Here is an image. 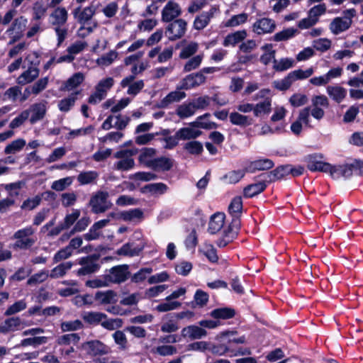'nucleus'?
<instances>
[{
  "label": "nucleus",
  "instance_id": "nucleus-1",
  "mask_svg": "<svg viewBox=\"0 0 363 363\" xmlns=\"http://www.w3.org/2000/svg\"><path fill=\"white\" fill-rule=\"evenodd\" d=\"M68 11L65 7L57 6L50 15V23L57 36V47H60L68 35Z\"/></svg>",
  "mask_w": 363,
  "mask_h": 363
},
{
  "label": "nucleus",
  "instance_id": "nucleus-2",
  "mask_svg": "<svg viewBox=\"0 0 363 363\" xmlns=\"http://www.w3.org/2000/svg\"><path fill=\"white\" fill-rule=\"evenodd\" d=\"M270 95L271 90L269 89H262L259 90L255 96H253V101L263 99L262 101L254 104L255 116L259 117L262 115H268L271 113L272 99Z\"/></svg>",
  "mask_w": 363,
  "mask_h": 363
},
{
  "label": "nucleus",
  "instance_id": "nucleus-3",
  "mask_svg": "<svg viewBox=\"0 0 363 363\" xmlns=\"http://www.w3.org/2000/svg\"><path fill=\"white\" fill-rule=\"evenodd\" d=\"M35 59L31 60V56L28 55L25 61H28V68L20 74L16 79V82L19 85H26L33 82L36 79L40 74L38 66L40 65V60L38 56L34 53Z\"/></svg>",
  "mask_w": 363,
  "mask_h": 363
},
{
  "label": "nucleus",
  "instance_id": "nucleus-4",
  "mask_svg": "<svg viewBox=\"0 0 363 363\" xmlns=\"http://www.w3.org/2000/svg\"><path fill=\"white\" fill-rule=\"evenodd\" d=\"M108 193L104 191H98L91 196L89 201V206L91 208V212L95 214H99L106 212L111 207V203L108 201Z\"/></svg>",
  "mask_w": 363,
  "mask_h": 363
},
{
  "label": "nucleus",
  "instance_id": "nucleus-5",
  "mask_svg": "<svg viewBox=\"0 0 363 363\" xmlns=\"http://www.w3.org/2000/svg\"><path fill=\"white\" fill-rule=\"evenodd\" d=\"M114 79L112 77H106L101 79L95 86L94 91L88 99V102L91 104H97L104 100L108 91L114 85Z\"/></svg>",
  "mask_w": 363,
  "mask_h": 363
},
{
  "label": "nucleus",
  "instance_id": "nucleus-6",
  "mask_svg": "<svg viewBox=\"0 0 363 363\" xmlns=\"http://www.w3.org/2000/svg\"><path fill=\"white\" fill-rule=\"evenodd\" d=\"M240 219H232L230 223L224 230L222 236L216 241L218 247H225L238 238L240 229Z\"/></svg>",
  "mask_w": 363,
  "mask_h": 363
},
{
  "label": "nucleus",
  "instance_id": "nucleus-7",
  "mask_svg": "<svg viewBox=\"0 0 363 363\" xmlns=\"http://www.w3.org/2000/svg\"><path fill=\"white\" fill-rule=\"evenodd\" d=\"M129 267L127 264L116 265L109 269L108 274H105L103 277L108 283L121 284L125 281L130 277Z\"/></svg>",
  "mask_w": 363,
  "mask_h": 363
},
{
  "label": "nucleus",
  "instance_id": "nucleus-8",
  "mask_svg": "<svg viewBox=\"0 0 363 363\" xmlns=\"http://www.w3.org/2000/svg\"><path fill=\"white\" fill-rule=\"evenodd\" d=\"M240 165H245V172L247 174H253L257 171H267L272 169L274 166V162L268 158H260L255 160H244Z\"/></svg>",
  "mask_w": 363,
  "mask_h": 363
},
{
  "label": "nucleus",
  "instance_id": "nucleus-9",
  "mask_svg": "<svg viewBox=\"0 0 363 363\" xmlns=\"http://www.w3.org/2000/svg\"><path fill=\"white\" fill-rule=\"evenodd\" d=\"M324 156L321 153H313L306 155L303 161L306 164L307 169L312 172H323L328 162L322 161Z\"/></svg>",
  "mask_w": 363,
  "mask_h": 363
},
{
  "label": "nucleus",
  "instance_id": "nucleus-10",
  "mask_svg": "<svg viewBox=\"0 0 363 363\" xmlns=\"http://www.w3.org/2000/svg\"><path fill=\"white\" fill-rule=\"evenodd\" d=\"M27 23L28 20L23 16H21L14 19L11 25L6 31V33L9 35H12V39L9 42V44H12L21 38L22 32L26 27Z\"/></svg>",
  "mask_w": 363,
  "mask_h": 363
},
{
  "label": "nucleus",
  "instance_id": "nucleus-11",
  "mask_svg": "<svg viewBox=\"0 0 363 363\" xmlns=\"http://www.w3.org/2000/svg\"><path fill=\"white\" fill-rule=\"evenodd\" d=\"M82 347L87 354L91 357L106 354L109 352L108 347L98 340L85 342L82 344Z\"/></svg>",
  "mask_w": 363,
  "mask_h": 363
},
{
  "label": "nucleus",
  "instance_id": "nucleus-12",
  "mask_svg": "<svg viewBox=\"0 0 363 363\" xmlns=\"http://www.w3.org/2000/svg\"><path fill=\"white\" fill-rule=\"evenodd\" d=\"M187 23L182 18L176 19L170 23L167 28L169 40L174 41L181 38L186 33Z\"/></svg>",
  "mask_w": 363,
  "mask_h": 363
},
{
  "label": "nucleus",
  "instance_id": "nucleus-13",
  "mask_svg": "<svg viewBox=\"0 0 363 363\" xmlns=\"http://www.w3.org/2000/svg\"><path fill=\"white\" fill-rule=\"evenodd\" d=\"M206 77L199 72L193 73L185 77L177 86L178 89H191L199 86L206 82Z\"/></svg>",
  "mask_w": 363,
  "mask_h": 363
},
{
  "label": "nucleus",
  "instance_id": "nucleus-14",
  "mask_svg": "<svg viewBox=\"0 0 363 363\" xmlns=\"http://www.w3.org/2000/svg\"><path fill=\"white\" fill-rule=\"evenodd\" d=\"M259 178L258 176L255 177V179ZM260 181L257 182L247 185L243 189V196L246 199H250L257 196L265 191L267 187L268 182L266 181V177H259Z\"/></svg>",
  "mask_w": 363,
  "mask_h": 363
},
{
  "label": "nucleus",
  "instance_id": "nucleus-15",
  "mask_svg": "<svg viewBox=\"0 0 363 363\" xmlns=\"http://www.w3.org/2000/svg\"><path fill=\"white\" fill-rule=\"evenodd\" d=\"M182 14L179 4L172 0L169 1L162 11V20L171 22Z\"/></svg>",
  "mask_w": 363,
  "mask_h": 363
},
{
  "label": "nucleus",
  "instance_id": "nucleus-16",
  "mask_svg": "<svg viewBox=\"0 0 363 363\" xmlns=\"http://www.w3.org/2000/svg\"><path fill=\"white\" fill-rule=\"evenodd\" d=\"M218 11L219 9L217 7L211 6L208 11L202 12L195 18L193 24L194 28L197 30L205 28Z\"/></svg>",
  "mask_w": 363,
  "mask_h": 363
},
{
  "label": "nucleus",
  "instance_id": "nucleus-17",
  "mask_svg": "<svg viewBox=\"0 0 363 363\" xmlns=\"http://www.w3.org/2000/svg\"><path fill=\"white\" fill-rule=\"evenodd\" d=\"M289 164H281L272 171L258 175V177H266V181H267L268 183H273L289 175Z\"/></svg>",
  "mask_w": 363,
  "mask_h": 363
},
{
  "label": "nucleus",
  "instance_id": "nucleus-18",
  "mask_svg": "<svg viewBox=\"0 0 363 363\" xmlns=\"http://www.w3.org/2000/svg\"><path fill=\"white\" fill-rule=\"evenodd\" d=\"M276 28L275 21L271 18H262L256 21L252 25V31L257 35L272 33Z\"/></svg>",
  "mask_w": 363,
  "mask_h": 363
},
{
  "label": "nucleus",
  "instance_id": "nucleus-19",
  "mask_svg": "<svg viewBox=\"0 0 363 363\" xmlns=\"http://www.w3.org/2000/svg\"><path fill=\"white\" fill-rule=\"evenodd\" d=\"M174 165V160L171 158L162 156L154 158L152 161L147 162V167L155 172L169 171Z\"/></svg>",
  "mask_w": 363,
  "mask_h": 363
},
{
  "label": "nucleus",
  "instance_id": "nucleus-20",
  "mask_svg": "<svg viewBox=\"0 0 363 363\" xmlns=\"http://www.w3.org/2000/svg\"><path fill=\"white\" fill-rule=\"evenodd\" d=\"M95 13V8L93 6H89L83 9H81L80 7L75 9L73 11V16L79 24L85 26L91 20Z\"/></svg>",
  "mask_w": 363,
  "mask_h": 363
},
{
  "label": "nucleus",
  "instance_id": "nucleus-21",
  "mask_svg": "<svg viewBox=\"0 0 363 363\" xmlns=\"http://www.w3.org/2000/svg\"><path fill=\"white\" fill-rule=\"evenodd\" d=\"M206 335L207 331L204 328L195 325L184 327L181 331L182 337L189 338L191 340L201 339Z\"/></svg>",
  "mask_w": 363,
  "mask_h": 363
},
{
  "label": "nucleus",
  "instance_id": "nucleus-22",
  "mask_svg": "<svg viewBox=\"0 0 363 363\" xmlns=\"http://www.w3.org/2000/svg\"><path fill=\"white\" fill-rule=\"evenodd\" d=\"M109 222V218L102 219L95 222L89 228V232L83 235L84 239L86 241L99 239L101 235V230L106 226Z\"/></svg>",
  "mask_w": 363,
  "mask_h": 363
},
{
  "label": "nucleus",
  "instance_id": "nucleus-23",
  "mask_svg": "<svg viewBox=\"0 0 363 363\" xmlns=\"http://www.w3.org/2000/svg\"><path fill=\"white\" fill-rule=\"evenodd\" d=\"M47 101H42L30 106V110L28 111L30 113V121L31 123H35L44 118L47 111Z\"/></svg>",
  "mask_w": 363,
  "mask_h": 363
},
{
  "label": "nucleus",
  "instance_id": "nucleus-24",
  "mask_svg": "<svg viewBox=\"0 0 363 363\" xmlns=\"http://www.w3.org/2000/svg\"><path fill=\"white\" fill-rule=\"evenodd\" d=\"M247 36V33L245 30L229 33L224 38L223 45L225 47H235L238 44H241Z\"/></svg>",
  "mask_w": 363,
  "mask_h": 363
},
{
  "label": "nucleus",
  "instance_id": "nucleus-25",
  "mask_svg": "<svg viewBox=\"0 0 363 363\" xmlns=\"http://www.w3.org/2000/svg\"><path fill=\"white\" fill-rule=\"evenodd\" d=\"M225 218L223 213L217 212L213 214L210 218L208 232L212 235L219 232L224 225Z\"/></svg>",
  "mask_w": 363,
  "mask_h": 363
},
{
  "label": "nucleus",
  "instance_id": "nucleus-26",
  "mask_svg": "<svg viewBox=\"0 0 363 363\" xmlns=\"http://www.w3.org/2000/svg\"><path fill=\"white\" fill-rule=\"evenodd\" d=\"M324 173H328L334 179H337L340 177L348 178V169H346L345 164L333 165L328 162Z\"/></svg>",
  "mask_w": 363,
  "mask_h": 363
},
{
  "label": "nucleus",
  "instance_id": "nucleus-27",
  "mask_svg": "<svg viewBox=\"0 0 363 363\" xmlns=\"http://www.w3.org/2000/svg\"><path fill=\"white\" fill-rule=\"evenodd\" d=\"M78 264L82 267L77 271L78 276H85L96 272L99 270L101 265L99 263H94L90 260L82 262V257L78 259Z\"/></svg>",
  "mask_w": 363,
  "mask_h": 363
},
{
  "label": "nucleus",
  "instance_id": "nucleus-28",
  "mask_svg": "<svg viewBox=\"0 0 363 363\" xmlns=\"http://www.w3.org/2000/svg\"><path fill=\"white\" fill-rule=\"evenodd\" d=\"M241 169L232 170L227 172L221 177V180L228 184H235L238 183L247 174L245 172V165H240Z\"/></svg>",
  "mask_w": 363,
  "mask_h": 363
},
{
  "label": "nucleus",
  "instance_id": "nucleus-29",
  "mask_svg": "<svg viewBox=\"0 0 363 363\" xmlns=\"http://www.w3.org/2000/svg\"><path fill=\"white\" fill-rule=\"evenodd\" d=\"M326 91L328 96L336 103H341L347 96V90L340 85L328 86Z\"/></svg>",
  "mask_w": 363,
  "mask_h": 363
},
{
  "label": "nucleus",
  "instance_id": "nucleus-30",
  "mask_svg": "<svg viewBox=\"0 0 363 363\" xmlns=\"http://www.w3.org/2000/svg\"><path fill=\"white\" fill-rule=\"evenodd\" d=\"M235 310L230 307L217 308L211 311L210 315L218 320H228L235 317Z\"/></svg>",
  "mask_w": 363,
  "mask_h": 363
},
{
  "label": "nucleus",
  "instance_id": "nucleus-31",
  "mask_svg": "<svg viewBox=\"0 0 363 363\" xmlns=\"http://www.w3.org/2000/svg\"><path fill=\"white\" fill-rule=\"evenodd\" d=\"M180 90L181 89H177V90L169 93L162 100H161L159 106L160 108H167L169 104L174 102H179L184 99L186 96V93L181 91Z\"/></svg>",
  "mask_w": 363,
  "mask_h": 363
},
{
  "label": "nucleus",
  "instance_id": "nucleus-32",
  "mask_svg": "<svg viewBox=\"0 0 363 363\" xmlns=\"http://www.w3.org/2000/svg\"><path fill=\"white\" fill-rule=\"evenodd\" d=\"M209 300V295L201 289H197L194 296V301H191L186 304L191 308H196L197 306L203 308L205 306Z\"/></svg>",
  "mask_w": 363,
  "mask_h": 363
},
{
  "label": "nucleus",
  "instance_id": "nucleus-33",
  "mask_svg": "<svg viewBox=\"0 0 363 363\" xmlns=\"http://www.w3.org/2000/svg\"><path fill=\"white\" fill-rule=\"evenodd\" d=\"M230 121L233 124L242 127H247L252 125L254 120L252 117L242 115L240 113L232 112L229 116Z\"/></svg>",
  "mask_w": 363,
  "mask_h": 363
},
{
  "label": "nucleus",
  "instance_id": "nucleus-34",
  "mask_svg": "<svg viewBox=\"0 0 363 363\" xmlns=\"http://www.w3.org/2000/svg\"><path fill=\"white\" fill-rule=\"evenodd\" d=\"M351 27L346 21L341 17L334 18L329 25L330 32L334 35H339L347 30Z\"/></svg>",
  "mask_w": 363,
  "mask_h": 363
},
{
  "label": "nucleus",
  "instance_id": "nucleus-35",
  "mask_svg": "<svg viewBox=\"0 0 363 363\" xmlns=\"http://www.w3.org/2000/svg\"><path fill=\"white\" fill-rule=\"evenodd\" d=\"M242 200L240 196H235L230 201L228 206V212L232 216V219H240L242 212Z\"/></svg>",
  "mask_w": 363,
  "mask_h": 363
},
{
  "label": "nucleus",
  "instance_id": "nucleus-36",
  "mask_svg": "<svg viewBox=\"0 0 363 363\" xmlns=\"http://www.w3.org/2000/svg\"><path fill=\"white\" fill-rule=\"evenodd\" d=\"M48 7L43 1L35 2L32 7V21H42L47 13Z\"/></svg>",
  "mask_w": 363,
  "mask_h": 363
},
{
  "label": "nucleus",
  "instance_id": "nucleus-37",
  "mask_svg": "<svg viewBox=\"0 0 363 363\" xmlns=\"http://www.w3.org/2000/svg\"><path fill=\"white\" fill-rule=\"evenodd\" d=\"M345 167L348 169L347 177H351L353 174L356 176L363 175V160L354 159L351 163H345Z\"/></svg>",
  "mask_w": 363,
  "mask_h": 363
},
{
  "label": "nucleus",
  "instance_id": "nucleus-38",
  "mask_svg": "<svg viewBox=\"0 0 363 363\" xmlns=\"http://www.w3.org/2000/svg\"><path fill=\"white\" fill-rule=\"evenodd\" d=\"M131 246L132 244L130 242L124 244L121 248L117 250L116 254L120 256H128L132 257L140 255V252L143 250V246L136 247L134 248H131Z\"/></svg>",
  "mask_w": 363,
  "mask_h": 363
},
{
  "label": "nucleus",
  "instance_id": "nucleus-39",
  "mask_svg": "<svg viewBox=\"0 0 363 363\" xmlns=\"http://www.w3.org/2000/svg\"><path fill=\"white\" fill-rule=\"evenodd\" d=\"M238 332L236 330H225L220 334V338L223 339L228 337L226 342L228 345H230V351H233L231 348L233 347V344H243L246 342V338L245 335L240 336L239 337H231V336L236 335Z\"/></svg>",
  "mask_w": 363,
  "mask_h": 363
},
{
  "label": "nucleus",
  "instance_id": "nucleus-40",
  "mask_svg": "<svg viewBox=\"0 0 363 363\" xmlns=\"http://www.w3.org/2000/svg\"><path fill=\"white\" fill-rule=\"evenodd\" d=\"M80 93V91H76L74 93L71 94L68 97L65 98L60 100L58 102V108L62 112H67L69 111L74 105L75 101L77 100V96Z\"/></svg>",
  "mask_w": 363,
  "mask_h": 363
},
{
  "label": "nucleus",
  "instance_id": "nucleus-41",
  "mask_svg": "<svg viewBox=\"0 0 363 363\" xmlns=\"http://www.w3.org/2000/svg\"><path fill=\"white\" fill-rule=\"evenodd\" d=\"M83 320L90 325H99L104 319H106V314L101 312L90 311L83 315Z\"/></svg>",
  "mask_w": 363,
  "mask_h": 363
},
{
  "label": "nucleus",
  "instance_id": "nucleus-42",
  "mask_svg": "<svg viewBox=\"0 0 363 363\" xmlns=\"http://www.w3.org/2000/svg\"><path fill=\"white\" fill-rule=\"evenodd\" d=\"M48 337L45 336L33 337L23 339L21 342L15 346V348L21 347L33 346L34 347L47 342Z\"/></svg>",
  "mask_w": 363,
  "mask_h": 363
},
{
  "label": "nucleus",
  "instance_id": "nucleus-43",
  "mask_svg": "<svg viewBox=\"0 0 363 363\" xmlns=\"http://www.w3.org/2000/svg\"><path fill=\"white\" fill-rule=\"evenodd\" d=\"M84 79L83 74L80 72L75 73L66 81L63 89L69 91L79 86Z\"/></svg>",
  "mask_w": 363,
  "mask_h": 363
},
{
  "label": "nucleus",
  "instance_id": "nucleus-44",
  "mask_svg": "<svg viewBox=\"0 0 363 363\" xmlns=\"http://www.w3.org/2000/svg\"><path fill=\"white\" fill-rule=\"evenodd\" d=\"M116 296V294L113 290H108L106 291H99L95 294L94 299L100 301L101 304H108L113 302Z\"/></svg>",
  "mask_w": 363,
  "mask_h": 363
},
{
  "label": "nucleus",
  "instance_id": "nucleus-45",
  "mask_svg": "<svg viewBox=\"0 0 363 363\" xmlns=\"http://www.w3.org/2000/svg\"><path fill=\"white\" fill-rule=\"evenodd\" d=\"M262 50L264 53L260 57V62L264 65H268L272 60L273 62L275 59V50H273L272 44H265L262 47Z\"/></svg>",
  "mask_w": 363,
  "mask_h": 363
},
{
  "label": "nucleus",
  "instance_id": "nucleus-46",
  "mask_svg": "<svg viewBox=\"0 0 363 363\" xmlns=\"http://www.w3.org/2000/svg\"><path fill=\"white\" fill-rule=\"evenodd\" d=\"M144 213L140 208H133L121 213V218L125 221H131L135 218L142 219Z\"/></svg>",
  "mask_w": 363,
  "mask_h": 363
},
{
  "label": "nucleus",
  "instance_id": "nucleus-47",
  "mask_svg": "<svg viewBox=\"0 0 363 363\" xmlns=\"http://www.w3.org/2000/svg\"><path fill=\"white\" fill-rule=\"evenodd\" d=\"M48 82L49 78L48 77L40 78L33 84L30 91L28 88H26L25 91H28V94L32 93L34 95H38L47 87Z\"/></svg>",
  "mask_w": 363,
  "mask_h": 363
},
{
  "label": "nucleus",
  "instance_id": "nucleus-48",
  "mask_svg": "<svg viewBox=\"0 0 363 363\" xmlns=\"http://www.w3.org/2000/svg\"><path fill=\"white\" fill-rule=\"evenodd\" d=\"M80 340V337L77 333H69L60 336L57 339V343L59 345H69L71 343L77 345Z\"/></svg>",
  "mask_w": 363,
  "mask_h": 363
},
{
  "label": "nucleus",
  "instance_id": "nucleus-49",
  "mask_svg": "<svg viewBox=\"0 0 363 363\" xmlns=\"http://www.w3.org/2000/svg\"><path fill=\"white\" fill-rule=\"evenodd\" d=\"M273 64V68L276 71L283 72L294 67V60L291 58H281L279 60H274Z\"/></svg>",
  "mask_w": 363,
  "mask_h": 363
},
{
  "label": "nucleus",
  "instance_id": "nucleus-50",
  "mask_svg": "<svg viewBox=\"0 0 363 363\" xmlns=\"http://www.w3.org/2000/svg\"><path fill=\"white\" fill-rule=\"evenodd\" d=\"M314 73V69L310 67L306 70L301 69L289 72L290 77L292 79L293 82L296 80L305 79L310 77Z\"/></svg>",
  "mask_w": 363,
  "mask_h": 363
},
{
  "label": "nucleus",
  "instance_id": "nucleus-51",
  "mask_svg": "<svg viewBox=\"0 0 363 363\" xmlns=\"http://www.w3.org/2000/svg\"><path fill=\"white\" fill-rule=\"evenodd\" d=\"M196 106L194 104L180 105L177 109V114L181 118H188L194 114Z\"/></svg>",
  "mask_w": 363,
  "mask_h": 363
},
{
  "label": "nucleus",
  "instance_id": "nucleus-52",
  "mask_svg": "<svg viewBox=\"0 0 363 363\" xmlns=\"http://www.w3.org/2000/svg\"><path fill=\"white\" fill-rule=\"evenodd\" d=\"M118 52L115 50H111L108 53L102 55L96 60V63L99 66L108 67L111 65L117 58Z\"/></svg>",
  "mask_w": 363,
  "mask_h": 363
},
{
  "label": "nucleus",
  "instance_id": "nucleus-53",
  "mask_svg": "<svg viewBox=\"0 0 363 363\" xmlns=\"http://www.w3.org/2000/svg\"><path fill=\"white\" fill-rule=\"evenodd\" d=\"M297 33V30L294 28H289L280 32L277 33L273 36V40L277 42L287 40L293 37Z\"/></svg>",
  "mask_w": 363,
  "mask_h": 363
},
{
  "label": "nucleus",
  "instance_id": "nucleus-54",
  "mask_svg": "<svg viewBox=\"0 0 363 363\" xmlns=\"http://www.w3.org/2000/svg\"><path fill=\"white\" fill-rule=\"evenodd\" d=\"M99 177V174L95 171H89L81 172L78 176V182L82 184H89L94 182Z\"/></svg>",
  "mask_w": 363,
  "mask_h": 363
},
{
  "label": "nucleus",
  "instance_id": "nucleus-55",
  "mask_svg": "<svg viewBox=\"0 0 363 363\" xmlns=\"http://www.w3.org/2000/svg\"><path fill=\"white\" fill-rule=\"evenodd\" d=\"M26 145V141L23 138H18L9 144L4 149L6 155L14 154L20 151Z\"/></svg>",
  "mask_w": 363,
  "mask_h": 363
},
{
  "label": "nucleus",
  "instance_id": "nucleus-56",
  "mask_svg": "<svg viewBox=\"0 0 363 363\" xmlns=\"http://www.w3.org/2000/svg\"><path fill=\"white\" fill-rule=\"evenodd\" d=\"M326 11L327 7L325 4L322 3L315 5L313 6L311 9H310L308 14L318 23L319 21V17L325 14L326 13Z\"/></svg>",
  "mask_w": 363,
  "mask_h": 363
},
{
  "label": "nucleus",
  "instance_id": "nucleus-57",
  "mask_svg": "<svg viewBox=\"0 0 363 363\" xmlns=\"http://www.w3.org/2000/svg\"><path fill=\"white\" fill-rule=\"evenodd\" d=\"M247 18L248 15L245 13L234 15L228 21H226L225 26L226 27L238 26L245 23L247 21Z\"/></svg>",
  "mask_w": 363,
  "mask_h": 363
},
{
  "label": "nucleus",
  "instance_id": "nucleus-58",
  "mask_svg": "<svg viewBox=\"0 0 363 363\" xmlns=\"http://www.w3.org/2000/svg\"><path fill=\"white\" fill-rule=\"evenodd\" d=\"M44 30L43 21H30L28 31L26 33L27 38H31Z\"/></svg>",
  "mask_w": 363,
  "mask_h": 363
},
{
  "label": "nucleus",
  "instance_id": "nucleus-59",
  "mask_svg": "<svg viewBox=\"0 0 363 363\" xmlns=\"http://www.w3.org/2000/svg\"><path fill=\"white\" fill-rule=\"evenodd\" d=\"M27 304L24 299L16 301L13 304L11 305L5 311L4 315L9 316L17 313L26 308Z\"/></svg>",
  "mask_w": 363,
  "mask_h": 363
},
{
  "label": "nucleus",
  "instance_id": "nucleus-60",
  "mask_svg": "<svg viewBox=\"0 0 363 363\" xmlns=\"http://www.w3.org/2000/svg\"><path fill=\"white\" fill-rule=\"evenodd\" d=\"M112 337L114 340V342L116 345L119 346L121 350H126L128 347V340L124 334V333L121 330H116L113 335Z\"/></svg>",
  "mask_w": 363,
  "mask_h": 363
},
{
  "label": "nucleus",
  "instance_id": "nucleus-61",
  "mask_svg": "<svg viewBox=\"0 0 363 363\" xmlns=\"http://www.w3.org/2000/svg\"><path fill=\"white\" fill-rule=\"evenodd\" d=\"M83 323L80 320H75L72 321H65L61 323V330L63 332L74 331L83 328Z\"/></svg>",
  "mask_w": 363,
  "mask_h": 363
},
{
  "label": "nucleus",
  "instance_id": "nucleus-62",
  "mask_svg": "<svg viewBox=\"0 0 363 363\" xmlns=\"http://www.w3.org/2000/svg\"><path fill=\"white\" fill-rule=\"evenodd\" d=\"M203 60V55H199L191 57L189 60L184 65V71L185 72H191L194 69L198 68Z\"/></svg>",
  "mask_w": 363,
  "mask_h": 363
},
{
  "label": "nucleus",
  "instance_id": "nucleus-63",
  "mask_svg": "<svg viewBox=\"0 0 363 363\" xmlns=\"http://www.w3.org/2000/svg\"><path fill=\"white\" fill-rule=\"evenodd\" d=\"M209 351L214 354L223 355L230 352V345L226 342L218 344H211Z\"/></svg>",
  "mask_w": 363,
  "mask_h": 363
},
{
  "label": "nucleus",
  "instance_id": "nucleus-64",
  "mask_svg": "<svg viewBox=\"0 0 363 363\" xmlns=\"http://www.w3.org/2000/svg\"><path fill=\"white\" fill-rule=\"evenodd\" d=\"M198 50V44L196 43H190L185 46L179 54V57L182 59H187L194 55Z\"/></svg>",
  "mask_w": 363,
  "mask_h": 363
}]
</instances>
